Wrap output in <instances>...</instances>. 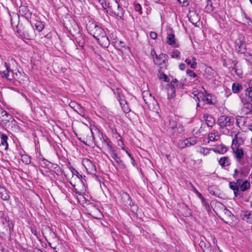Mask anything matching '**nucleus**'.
<instances>
[{"instance_id": "1", "label": "nucleus", "mask_w": 252, "mask_h": 252, "mask_svg": "<svg viewBox=\"0 0 252 252\" xmlns=\"http://www.w3.org/2000/svg\"><path fill=\"white\" fill-rule=\"evenodd\" d=\"M87 29L89 33L93 35L100 45L105 48L109 45V40L103 30L96 23L89 22L87 25Z\"/></svg>"}, {"instance_id": "2", "label": "nucleus", "mask_w": 252, "mask_h": 252, "mask_svg": "<svg viewBox=\"0 0 252 252\" xmlns=\"http://www.w3.org/2000/svg\"><path fill=\"white\" fill-rule=\"evenodd\" d=\"M97 133L100 140L102 143L103 138H106V137H104L102 133L100 132L98 129L95 126L91 127L90 129H84L82 131L81 134L80 135V137L77 138L78 140L84 143L85 144L91 146L95 142V137L94 134Z\"/></svg>"}, {"instance_id": "3", "label": "nucleus", "mask_w": 252, "mask_h": 252, "mask_svg": "<svg viewBox=\"0 0 252 252\" xmlns=\"http://www.w3.org/2000/svg\"><path fill=\"white\" fill-rule=\"evenodd\" d=\"M234 121L233 118L222 115L218 118L217 123L221 128L222 133L227 135L229 133V130L233 126Z\"/></svg>"}, {"instance_id": "4", "label": "nucleus", "mask_w": 252, "mask_h": 252, "mask_svg": "<svg viewBox=\"0 0 252 252\" xmlns=\"http://www.w3.org/2000/svg\"><path fill=\"white\" fill-rule=\"evenodd\" d=\"M0 74L2 78H5L10 81L19 78V72L18 71L14 73L10 65L6 62L0 67Z\"/></svg>"}, {"instance_id": "5", "label": "nucleus", "mask_w": 252, "mask_h": 252, "mask_svg": "<svg viewBox=\"0 0 252 252\" xmlns=\"http://www.w3.org/2000/svg\"><path fill=\"white\" fill-rule=\"evenodd\" d=\"M108 10L112 14L122 19L124 15L123 8L116 0H109L108 1Z\"/></svg>"}, {"instance_id": "6", "label": "nucleus", "mask_w": 252, "mask_h": 252, "mask_svg": "<svg viewBox=\"0 0 252 252\" xmlns=\"http://www.w3.org/2000/svg\"><path fill=\"white\" fill-rule=\"evenodd\" d=\"M235 50L238 53L244 54L246 51V45L245 37L239 36L235 41Z\"/></svg>"}, {"instance_id": "7", "label": "nucleus", "mask_w": 252, "mask_h": 252, "mask_svg": "<svg viewBox=\"0 0 252 252\" xmlns=\"http://www.w3.org/2000/svg\"><path fill=\"white\" fill-rule=\"evenodd\" d=\"M0 122L6 126L8 123L15 125L16 121L11 115L0 107Z\"/></svg>"}, {"instance_id": "8", "label": "nucleus", "mask_w": 252, "mask_h": 252, "mask_svg": "<svg viewBox=\"0 0 252 252\" xmlns=\"http://www.w3.org/2000/svg\"><path fill=\"white\" fill-rule=\"evenodd\" d=\"M16 28L17 32L19 33L20 36L28 39L32 37V31H31V32H30L27 29L23 28L22 24H18L16 26Z\"/></svg>"}, {"instance_id": "9", "label": "nucleus", "mask_w": 252, "mask_h": 252, "mask_svg": "<svg viewBox=\"0 0 252 252\" xmlns=\"http://www.w3.org/2000/svg\"><path fill=\"white\" fill-rule=\"evenodd\" d=\"M183 87V85L181 83L179 84H178V81L177 79H173L171 82V86L168 90V94L169 97L172 98L175 96V89L176 88H182Z\"/></svg>"}, {"instance_id": "10", "label": "nucleus", "mask_w": 252, "mask_h": 252, "mask_svg": "<svg viewBox=\"0 0 252 252\" xmlns=\"http://www.w3.org/2000/svg\"><path fill=\"white\" fill-rule=\"evenodd\" d=\"M89 214L93 218L99 219L102 216V214L100 211L97 209L95 206L93 205H90L88 208Z\"/></svg>"}, {"instance_id": "11", "label": "nucleus", "mask_w": 252, "mask_h": 252, "mask_svg": "<svg viewBox=\"0 0 252 252\" xmlns=\"http://www.w3.org/2000/svg\"><path fill=\"white\" fill-rule=\"evenodd\" d=\"M110 143V141L107 138H103L102 144L104 146L107 147V148L110 150L112 158L114 159H120V158L118 157L116 151L113 148Z\"/></svg>"}, {"instance_id": "12", "label": "nucleus", "mask_w": 252, "mask_h": 252, "mask_svg": "<svg viewBox=\"0 0 252 252\" xmlns=\"http://www.w3.org/2000/svg\"><path fill=\"white\" fill-rule=\"evenodd\" d=\"M142 96L145 102L148 105L153 104L156 102L155 98L152 95L149 90L143 91Z\"/></svg>"}, {"instance_id": "13", "label": "nucleus", "mask_w": 252, "mask_h": 252, "mask_svg": "<svg viewBox=\"0 0 252 252\" xmlns=\"http://www.w3.org/2000/svg\"><path fill=\"white\" fill-rule=\"evenodd\" d=\"M83 163L88 173L91 174H95L96 171L95 166L91 160L88 159H84L83 160Z\"/></svg>"}, {"instance_id": "14", "label": "nucleus", "mask_w": 252, "mask_h": 252, "mask_svg": "<svg viewBox=\"0 0 252 252\" xmlns=\"http://www.w3.org/2000/svg\"><path fill=\"white\" fill-rule=\"evenodd\" d=\"M196 143V140L193 138H189L180 141L179 143V146L181 149L186 147H189L195 145Z\"/></svg>"}, {"instance_id": "15", "label": "nucleus", "mask_w": 252, "mask_h": 252, "mask_svg": "<svg viewBox=\"0 0 252 252\" xmlns=\"http://www.w3.org/2000/svg\"><path fill=\"white\" fill-rule=\"evenodd\" d=\"M10 197L9 191L0 184V198L4 201H7L9 199Z\"/></svg>"}, {"instance_id": "16", "label": "nucleus", "mask_w": 252, "mask_h": 252, "mask_svg": "<svg viewBox=\"0 0 252 252\" xmlns=\"http://www.w3.org/2000/svg\"><path fill=\"white\" fill-rule=\"evenodd\" d=\"M241 182V179H238L236 182H231L229 183V188L233 190L235 196H237L239 194V185Z\"/></svg>"}, {"instance_id": "17", "label": "nucleus", "mask_w": 252, "mask_h": 252, "mask_svg": "<svg viewBox=\"0 0 252 252\" xmlns=\"http://www.w3.org/2000/svg\"><path fill=\"white\" fill-rule=\"evenodd\" d=\"M121 201L126 207H131L133 205L129 194L126 192H123L121 194Z\"/></svg>"}, {"instance_id": "18", "label": "nucleus", "mask_w": 252, "mask_h": 252, "mask_svg": "<svg viewBox=\"0 0 252 252\" xmlns=\"http://www.w3.org/2000/svg\"><path fill=\"white\" fill-rule=\"evenodd\" d=\"M241 217L244 221L252 223V211L248 210L242 211L241 213Z\"/></svg>"}, {"instance_id": "19", "label": "nucleus", "mask_w": 252, "mask_h": 252, "mask_svg": "<svg viewBox=\"0 0 252 252\" xmlns=\"http://www.w3.org/2000/svg\"><path fill=\"white\" fill-rule=\"evenodd\" d=\"M154 54L156 55V58L154 59L155 64L158 65H161L162 64L165 63L166 58V54H160L158 56L157 55L155 51H154Z\"/></svg>"}, {"instance_id": "20", "label": "nucleus", "mask_w": 252, "mask_h": 252, "mask_svg": "<svg viewBox=\"0 0 252 252\" xmlns=\"http://www.w3.org/2000/svg\"><path fill=\"white\" fill-rule=\"evenodd\" d=\"M71 177L70 178L68 177L69 180V183L74 187L76 186V184L80 183L81 182V180L78 176L77 175L74 174L72 171H71Z\"/></svg>"}, {"instance_id": "21", "label": "nucleus", "mask_w": 252, "mask_h": 252, "mask_svg": "<svg viewBox=\"0 0 252 252\" xmlns=\"http://www.w3.org/2000/svg\"><path fill=\"white\" fill-rule=\"evenodd\" d=\"M194 96H196L197 99L199 101H200V99H201V100L206 103L209 104L213 103L211 98L209 97V95L207 96H205L203 95L202 94L198 93L197 95L196 94H195Z\"/></svg>"}, {"instance_id": "22", "label": "nucleus", "mask_w": 252, "mask_h": 252, "mask_svg": "<svg viewBox=\"0 0 252 252\" xmlns=\"http://www.w3.org/2000/svg\"><path fill=\"white\" fill-rule=\"evenodd\" d=\"M189 19L190 21L194 24L200 21V18L198 14L194 11H190L189 13Z\"/></svg>"}, {"instance_id": "23", "label": "nucleus", "mask_w": 252, "mask_h": 252, "mask_svg": "<svg viewBox=\"0 0 252 252\" xmlns=\"http://www.w3.org/2000/svg\"><path fill=\"white\" fill-rule=\"evenodd\" d=\"M203 119L208 126H213L215 124V119L211 115H205L203 117Z\"/></svg>"}, {"instance_id": "24", "label": "nucleus", "mask_w": 252, "mask_h": 252, "mask_svg": "<svg viewBox=\"0 0 252 252\" xmlns=\"http://www.w3.org/2000/svg\"><path fill=\"white\" fill-rule=\"evenodd\" d=\"M219 163L222 167L229 166L231 163L229 158L227 157L220 158L219 160Z\"/></svg>"}, {"instance_id": "25", "label": "nucleus", "mask_w": 252, "mask_h": 252, "mask_svg": "<svg viewBox=\"0 0 252 252\" xmlns=\"http://www.w3.org/2000/svg\"><path fill=\"white\" fill-rule=\"evenodd\" d=\"M0 146H2L4 147V149L5 150L7 149L8 147V144L7 143L8 136L4 134H1L0 136Z\"/></svg>"}, {"instance_id": "26", "label": "nucleus", "mask_w": 252, "mask_h": 252, "mask_svg": "<svg viewBox=\"0 0 252 252\" xmlns=\"http://www.w3.org/2000/svg\"><path fill=\"white\" fill-rule=\"evenodd\" d=\"M237 63L238 62L237 61H233L232 63L233 64L234 66L232 67V70L234 71L235 74L238 76H239V77H242L243 75V71L241 68H239L237 66Z\"/></svg>"}, {"instance_id": "27", "label": "nucleus", "mask_w": 252, "mask_h": 252, "mask_svg": "<svg viewBox=\"0 0 252 252\" xmlns=\"http://www.w3.org/2000/svg\"><path fill=\"white\" fill-rule=\"evenodd\" d=\"M251 187L250 183L247 180L243 181L241 180V183H240L239 188L242 191H245Z\"/></svg>"}, {"instance_id": "28", "label": "nucleus", "mask_w": 252, "mask_h": 252, "mask_svg": "<svg viewBox=\"0 0 252 252\" xmlns=\"http://www.w3.org/2000/svg\"><path fill=\"white\" fill-rule=\"evenodd\" d=\"M235 149H236V151L235 152V157L237 159V161L240 163L241 160L244 156L243 150L242 149H239L238 148Z\"/></svg>"}, {"instance_id": "29", "label": "nucleus", "mask_w": 252, "mask_h": 252, "mask_svg": "<svg viewBox=\"0 0 252 252\" xmlns=\"http://www.w3.org/2000/svg\"><path fill=\"white\" fill-rule=\"evenodd\" d=\"M210 149L202 147H198L197 148V152L204 156H206L210 153Z\"/></svg>"}, {"instance_id": "30", "label": "nucleus", "mask_w": 252, "mask_h": 252, "mask_svg": "<svg viewBox=\"0 0 252 252\" xmlns=\"http://www.w3.org/2000/svg\"><path fill=\"white\" fill-rule=\"evenodd\" d=\"M34 28L38 32H41L44 28V24L41 21H36L34 24Z\"/></svg>"}, {"instance_id": "31", "label": "nucleus", "mask_w": 252, "mask_h": 252, "mask_svg": "<svg viewBox=\"0 0 252 252\" xmlns=\"http://www.w3.org/2000/svg\"><path fill=\"white\" fill-rule=\"evenodd\" d=\"M208 139L210 141H216L219 140L220 136L217 133L211 132L208 134Z\"/></svg>"}, {"instance_id": "32", "label": "nucleus", "mask_w": 252, "mask_h": 252, "mask_svg": "<svg viewBox=\"0 0 252 252\" xmlns=\"http://www.w3.org/2000/svg\"><path fill=\"white\" fill-rule=\"evenodd\" d=\"M167 43L170 45L175 44V35L173 33L168 34L167 37Z\"/></svg>"}, {"instance_id": "33", "label": "nucleus", "mask_w": 252, "mask_h": 252, "mask_svg": "<svg viewBox=\"0 0 252 252\" xmlns=\"http://www.w3.org/2000/svg\"><path fill=\"white\" fill-rule=\"evenodd\" d=\"M242 89V86L238 83H233L232 86V90L233 93H237Z\"/></svg>"}, {"instance_id": "34", "label": "nucleus", "mask_w": 252, "mask_h": 252, "mask_svg": "<svg viewBox=\"0 0 252 252\" xmlns=\"http://www.w3.org/2000/svg\"><path fill=\"white\" fill-rule=\"evenodd\" d=\"M76 112L81 115L83 118H85V119H87L88 116L86 114V111L81 106L79 109H78V110L76 111Z\"/></svg>"}, {"instance_id": "35", "label": "nucleus", "mask_w": 252, "mask_h": 252, "mask_svg": "<svg viewBox=\"0 0 252 252\" xmlns=\"http://www.w3.org/2000/svg\"><path fill=\"white\" fill-rule=\"evenodd\" d=\"M69 105L70 107H71L74 111L76 112V111L79 109L81 106L77 103L75 101H71Z\"/></svg>"}, {"instance_id": "36", "label": "nucleus", "mask_w": 252, "mask_h": 252, "mask_svg": "<svg viewBox=\"0 0 252 252\" xmlns=\"http://www.w3.org/2000/svg\"><path fill=\"white\" fill-rule=\"evenodd\" d=\"M180 55V52L176 49L174 50L170 53V56L172 58L179 59Z\"/></svg>"}, {"instance_id": "37", "label": "nucleus", "mask_w": 252, "mask_h": 252, "mask_svg": "<svg viewBox=\"0 0 252 252\" xmlns=\"http://www.w3.org/2000/svg\"><path fill=\"white\" fill-rule=\"evenodd\" d=\"M167 126L168 128L174 129L177 126L176 122L174 120H169Z\"/></svg>"}, {"instance_id": "38", "label": "nucleus", "mask_w": 252, "mask_h": 252, "mask_svg": "<svg viewBox=\"0 0 252 252\" xmlns=\"http://www.w3.org/2000/svg\"><path fill=\"white\" fill-rule=\"evenodd\" d=\"M29 10L26 6H21L19 7V12L22 15H26Z\"/></svg>"}, {"instance_id": "39", "label": "nucleus", "mask_w": 252, "mask_h": 252, "mask_svg": "<svg viewBox=\"0 0 252 252\" xmlns=\"http://www.w3.org/2000/svg\"><path fill=\"white\" fill-rule=\"evenodd\" d=\"M199 245L200 248L204 251L205 250V249L208 248L209 246V243H206L203 240L200 241Z\"/></svg>"}, {"instance_id": "40", "label": "nucleus", "mask_w": 252, "mask_h": 252, "mask_svg": "<svg viewBox=\"0 0 252 252\" xmlns=\"http://www.w3.org/2000/svg\"><path fill=\"white\" fill-rule=\"evenodd\" d=\"M241 144H239V142H238V140H237L236 139H235V138H234L233 139H232V149L233 150H234L235 149H237V148H238V147Z\"/></svg>"}, {"instance_id": "41", "label": "nucleus", "mask_w": 252, "mask_h": 252, "mask_svg": "<svg viewBox=\"0 0 252 252\" xmlns=\"http://www.w3.org/2000/svg\"><path fill=\"white\" fill-rule=\"evenodd\" d=\"M186 73L190 78H194L197 77V74L191 70L187 69Z\"/></svg>"}, {"instance_id": "42", "label": "nucleus", "mask_w": 252, "mask_h": 252, "mask_svg": "<svg viewBox=\"0 0 252 252\" xmlns=\"http://www.w3.org/2000/svg\"><path fill=\"white\" fill-rule=\"evenodd\" d=\"M234 138L238 140L239 144H242L243 143L244 141L240 132H238L237 133L235 134Z\"/></svg>"}, {"instance_id": "43", "label": "nucleus", "mask_w": 252, "mask_h": 252, "mask_svg": "<svg viewBox=\"0 0 252 252\" xmlns=\"http://www.w3.org/2000/svg\"><path fill=\"white\" fill-rule=\"evenodd\" d=\"M121 107H122V108L123 111L125 113H128V112H130V108L128 106L127 103H126V104H124V105H122Z\"/></svg>"}, {"instance_id": "44", "label": "nucleus", "mask_w": 252, "mask_h": 252, "mask_svg": "<svg viewBox=\"0 0 252 252\" xmlns=\"http://www.w3.org/2000/svg\"><path fill=\"white\" fill-rule=\"evenodd\" d=\"M118 100L119 101L121 106L127 103V101L125 100V99L124 98V96L123 95H119Z\"/></svg>"}, {"instance_id": "45", "label": "nucleus", "mask_w": 252, "mask_h": 252, "mask_svg": "<svg viewBox=\"0 0 252 252\" xmlns=\"http://www.w3.org/2000/svg\"><path fill=\"white\" fill-rule=\"evenodd\" d=\"M178 1L182 6H187L189 3V0H178Z\"/></svg>"}, {"instance_id": "46", "label": "nucleus", "mask_w": 252, "mask_h": 252, "mask_svg": "<svg viewBox=\"0 0 252 252\" xmlns=\"http://www.w3.org/2000/svg\"><path fill=\"white\" fill-rule=\"evenodd\" d=\"M191 61L192 62L191 68H195L197 66L196 59L195 57H192Z\"/></svg>"}, {"instance_id": "47", "label": "nucleus", "mask_w": 252, "mask_h": 252, "mask_svg": "<svg viewBox=\"0 0 252 252\" xmlns=\"http://www.w3.org/2000/svg\"><path fill=\"white\" fill-rule=\"evenodd\" d=\"M22 160L23 162H25L26 164H28L30 162V159L29 157H28L27 156H22Z\"/></svg>"}, {"instance_id": "48", "label": "nucleus", "mask_w": 252, "mask_h": 252, "mask_svg": "<svg viewBox=\"0 0 252 252\" xmlns=\"http://www.w3.org/2000/svg\"><path fill=\"white\" fill-rule=\"evenodd\" d=\"M160 79H163L165 82H168L169 79L168 76L165 74H162L160 75Z\"/></svg>"}, {"instance_id": "49", "label": "nucleus", "mask_w": 252, "mask_h": 252, "mask_svg": "<svg viewBox=\"0 0 252 252\" xmlns=\"http://www.w3.org/2000/svg\"><path fill=\"white\" fill-rule=\"evenodd\" d=\"M201 202L206 210H208L209 209V205L205 201V198H204L203 200H201Z\"/></svg>"}, {"instance_id": "50", "label": "nucleus", "mask_w": 252, "mask_h": 252, "mask_svg": "<svg viewBox=\"0 0 252 252\" xmlns=\"http://www.w3.org/2000/svg\"><path fill=\"white\" fill-rule=\"evenodd\" d=\"M194 192L196 193L197 196L201 200H203L204 198L203 195L196 189H194Z\"/></svg>"}, {"instance_id": "51", "label": "nucleus", "mask_w": 252, "mask_h": 252, "mask_svg": "<svg viewBox=\"0 0 252 252\" xmlns=\"http://www.w3.org/2000/svg\"><path fill=\"white\" fill-rule=\"evenodd\" d=\"M150 37L153 39H156L157 38V34L155 32H151L150 33Z\"/></svg>"}, {"instance_id": "52", "label": "nucleus", "mask_w": 252, "mask_h": 252, "mask_svg": "<svg viewBox=\"0 0 252 252\" xmlns=\"http://www.w3.org/2000/svg\"><path fill=\"white\" fill-rule=\"evenodd\" d=\"M134 8H135V10L136 11H138V12H140L141 11V6L140 5V4H139V3H137L134 6Z\"/></svg>"}, {"instance_id": "53", "label": "nucleus", "mask_w": 252, "mask_h": 252, "mask_svg": "<svg viewBox=\"0 0 252 252\" xmlns=\"http://www.w3.org/2000/svg\"><path fill=\"white\" fill-rule=\"evenodd\" d=\"M246 18L249 20V22H248V25L250 29V30L252 31V20H250L249 18L246 17Z\"/></svg>"}, {"instance_id": "54", "label": "nucleus", "mask_w": 252, "mask_h": 252, "mask_svg": "<svg viewBox=\"0 0 252 252\" xmlns=\"http://www.w3.org/2000/svg\"><path fill=\"white\" fill-rule=\"evenodd\" d=\"M179 69L181 70H184L186 68V65L184 63H181L179 65Z\"/></svg>"}, {"instance_id": "55", "label": "nucleus", "mask_w": 252, "mask_h": 252, "mask_svg": "<svg viewBox=\"0 0 252 252\" xmlns=\"http://www.w3.org/2000/svg\"><path fill=\"white\" fill-rule=\"evenodd\" d=\"M224 214L228 216H230L231 215V212L228 209H225L224 210Z\"/></svg>"}, {"instance_id": "56", "label": "nucleus", "mask_w": 252, "mask_h": 252, "mask_svg": "<svg viewBox=\"0 0 252 252\" xmlns=\"http://www.w3.org/2000/svg\"><path fill=\"white\" fill-rule=\"evenodd\" d=\"M185 62L187 63V64L189 65L190 66V67L191 68L192 62L191 60L187 59L185 60Z\"/></svg>"}, {"instance_id": "57", "label": "nucleus", "mask_w": 252, "mask_h": 252, "mask_svg": "<svg viewBox=\"0 0 252 252\" xmlns=\"http://www.w3.org/2000/svg\"><path fill=\"white\" fill-rule=\"evenodd\" d=\"M238 170L237 169H235L234 170V174L233 175V177L234 178H237V175H238Z\"/></svg>"}, {"instance_id": "58", "label": "nucleus", "mask_w": 252, "mask_h": 252, "mask_svg": "<svg viewBox=\"0 0 252 252\" xmlns=\"http://www.w3.org/2000/svg\"><path fill=\"white\" fill-rule=\"evenodd\" d=\"M126 153L127 154V155L128 156V157L131 158V160L133 161L134 159H133V157H132L131 155L127 150H126Z\"/></svg>"}, {"instance_id": "59", "label": "nucleus", "mask_w": 252, "mask_h": 252, "mask_svg": "<svg viewBox=\"0 0 252 252\" xmlns=\"http://www.w3.org/2000/svg\"><path fill=\"white\" fill-rule=\"evenodd\" d=\"M78 45L80 46H81V47H83L84 46V42L83 40L82 41H79V42H78Z\"/></svg>"}, {"instance_id": "60", "label": "nucleus", "mask_w": 252, "mask_h": 252, "mask_svg": "<svg viewBox=\"0 0 252 252\" xmlns=\"http://www.w3.org/2000/svg\"><path fill=\"white\" fill-rule=\"evenodd\" d=\"M116 44L118 45V44H120V46L121 47H123L125 46V43L123 42V41H120L119 42H117Z\"/></svg>"}, {"instance_id": "61", "label": "nucleus", "mask_w": 252, "mask_h": 252, "mask_svg": "<svg viewBox=\"0 0 252 252\" xmlns=\"http://www.w3.org/2000/svg\"><path fill=\"white\" fill-rule=\"evenodd\" d=\"M206 72H210V73H214V71L211 68H208L206 69Z\"/></svg>"}, {"instance_id": "62", "label": "nucleus", "mask_w": 252, "mask_h": 252, "mask_svg": "<svg viewBox=\"0 0 252 252\" xmlns=\"http://www.w3.org/2000/svg\"><path fill=\"white\" fill-rule=\"evenodd\" d=\"M227 151V149L225 147H222L221 149V152L222 153H225Z\"/></svg>"}, {"instance_id": "63", "label": "nucleus", "mask_w": 252, "mask_h": 252, "mask_svg": "<svg viewBox=\"0 0 252 252\" xmlns=\"http://www.w3.org/2000/svg\"><path fill=\"white\" fill-rule=\"evenodd\" d=\"M249 164L251 167H252V157L250 158Z\"/></svg>"}, {"instance_id": "64", "label": "nucleus", "mask_w": 252, "mask_h": 252, "mask_svg": "<svg viewBox=\"0 0 252 252\" xmlns=\"http://www.w3.org/2000/svg\"><path fill=\"white\" fill-rule=\"evenodd\" d=\"M248 128L252 132V124L249 125Z\"/></svg>"}]
</instances>
